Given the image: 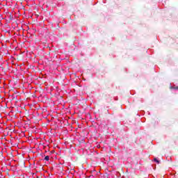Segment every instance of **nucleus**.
<instances>
[{
	"instance_id": "f257e3e1",
	"label": "nucleus",
	"mask_w": 178,
	"mask_h": 178,
	"mask_svg": "<svg viewBox=\"0 0 178 178\" xmlns=\"http://www.w3.org/2000/svg\"><path fill=\"white\" fill-rule=\"evenodd\" d=\"M44 161H49V156H46L44 157Z\"/></svg>"
},
{
	"instance_id": "f03ea898",
	"label": "nucleus",
	"mask_w": 178,
	"mask_h": 178,
	"mask_svg": "<svg viewBox=\"0 0 178 178\" xmlns=\"http://www.w3.org/2000/svg\"><path fill=\"white\" fill-rule=\"evenodd\" d=\"M154 161L156 162V163H159V160L156 159V158H154Z\"/></svg>"
},
{
	"instance_id": "7ed1b4c3",
	"label": "nucleus",
	"mask_w": 178,
	"mask_h": 178,
	"mask_svg": "<svg viewBox=\"0 0 178 178\" xmlns=\"http://www.w3.org/2000/svg\"><path fill=\"white\" fill-rule=\"evenodd\" d=\"M174 90H178V86L174 88Z\"/></svg>"
},
{
	"instance_id": "20e7f679",
	"label": "nucleus",
	"mask_w": 178,
	"mask_h": 178,
	"mask_svg": "<svg viewBox=\"0 0 178 178\" xmlns=\"http://www.w3.org/2000/svg\"><path fill=\"white\" fill-rule=\"evenodd\" d=\"M0 67L3 70V67H2V65H0Z\"/></svg>"
},
{
	"instance_id": "39448f33",
	"label": "nucleus",
	"mask_w": 178,
	"mask_h": 178,
	"mask_svg": "<svg viewBox=\"0 0 178 178\" xmlns=\"http://www.w3.org/2000/svg\"><path fill=\"white\" fill-rule=\"evenodd\" d=\"M2 155H3V153L1 152V153H0V156H2Z\"/></svg>"
}]
</instances>
